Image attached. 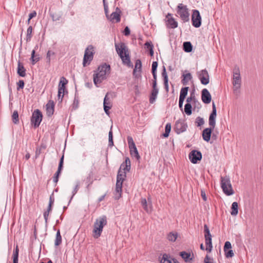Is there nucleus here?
<instances>
[{"instance_id":"9d476101","label":"nucleus","mask_w":263,"mask_h":263,"mask_svg":"<svg viewBox=\"0 0 263 263\" xmlns=\"http://www.w3.org/2000/svg\"><path fill=\"white\" fill-rule=\"evenodd\" d=\"M127 140L129 148L130 154L132 157H135V158L139 160L140 159V156L139 154L137 148L136 146L135 143L133 140V139L130 136H128Z\"/></svg>"},{"instance_id":"ddd939ff","label":"nucleus","mask_w":263,"mask_h":263,"mask_svg":"<svg viewBox=\"0 0 263 263\" xmlns=\"http://www.w3.org/2000/svg\"><path fill=\"white\" fill-rule=\"evenodd\" d=\"M189 157L192 163L196 164L201 160L202 154L197 150H193L190 153Z\"/></svg>"},{"instance_id":"c9c22d12","label":"nucleus","mask_w":263,"mask_h":263,"mask_svg":"<svg viewBox=\"0 0 263 263\" xmlns=\"http://www.w3.org/2000/svg\"><path fill=\"white\" fill-rule=\"evenodd\" d=\"M79 103V98H78V93L77 90H76V93H75V96H74V99L73 102L72 104V108L74 109H76L78 107Z\"/></svg>"},{"instance_id":"680f3d73","label":"nucleus","mask_w":263,"mask_h":263,"mask_svg":"<svg viewBox=\"0 0 263 263\" xmlns=\"http://www.w3.org/2000/svg\"><path fill=\"white\" fill-rule=\"evenodd\" d=\"M49 213V212L45 211L43 213L44 218L45 219V221L46 225L48 223V219Z\"/></svg>"},{"instance_id":"8fccbe9b","label":"nucleus","mask_w":263,"mask_h":263,"mask_svg":"<svg viewBox=\"0 0 263 263\" xmlns=\"http://www.w3.org/2000/svg\"><path fill=\"white\" fill-rule=\"evenodd\" d=\"M103 6L104 8V12L106 15V16L107 18H109V15L108 14V7L107 4L106 2V0H103Z\"/></svg>"},{"instance_id":"6e6d98bb","label":"nucleus","mask_w":263,"mask_h":263,"mask_svg":"<svg viewBox=\"0 0 263 263\" xmlns=\"http://www.w3.org/2000/svg\"><path fill=\"white\" fill-rule=\"evenodd\" d=\"M232 248L231 243L230 241H226L224 243L223 250L224 252H226L227 250H230Z\"/></svg>"},{"instance_id":"de8ad7c7","label":"nucleus","mask_w":263,"mask_h":263,"mask_svg":"<svg viewBox=\"0 0 263 263\" xmlns=\"http://www.w3.org/2000/svg\"><path fill=\"white\" fill-rule=\"evenodd\" d=\"M17 87L16 89L17 91L20 90L24 88L25 86L24 81L23 80H20L16 83Z\"/></svg>"},{"instance_id":"9b49d317","label":"nucleus","mask_w":263,"mask_h":263,"mask_svg":"<svg viewBox=\"0 0 263 263\" xmlns=\"http://www.w3.org/2000/svg\"><path fill=\"white\" fill-rule=\"evenodd\" d=\"M191 21L192 25L195 28H199L201 25V16L200 12L198 10H193Z\"/></svg>"},{"instance_id":"0eeeda50","label":"nucleus","mask_w":263,"mask_h":263,"mask_svg":"<svg viewBox=\"0 0 263 263\" xmlns=\"http://www.w3.org/2000/svg\"><path fill=\"white\" fill-rule=\"evenodd\" d=\"M241 77L239 68L238 66H234L233 70V82L232 84L234 86L233 91L234 93H236L237 91L241 86Z\"/></svg>"},{"instance_id":"412c9836","label":"nucleus","mask_w":263,"mask_h":263,"mask_svg":"<svg viewBox=\"0 0 263 263\" xmlns=\"http://www.w3.org/2000/svg\"><path fill=\"white\" fill-rule=\"evenodd\" d=\"M131 167L130 161L128 157H126L125 161L121 164L119 169L123 171L129 172Z\"/></svg>"},{"instance_id":"3c124183","label":"nucleus","mask_w":263,"mask_h":263,"mask_svg":"<svg viewBox=\"0 0 263 263\" xmlns=\"http://www.w3.org/2000/svg\"><path fill=\"white\" fill-rule=\"evenodd\" d=\"M61 174V172L57 171L53 177V181L55 183V184H57V182L59 181V178Z\"/></svg>"},{"instance_id":"bf43d9fd","label":"nucleus","mask_w":263,"mask_h":263,"mask_svg":"<svg viewBox=\"0 0 263 263\" xmlns=\"http://www.w3.org/2000/svg\"><path fill=\"white\" fill-rule=\"evenodd\" d=\"M123 33L125 36H128L130 34V29H129V27L128 26H126L124 28V30L123 31Z\"/></svg>"},{"instance_id":"37998d69","label":"nucleus","mask_w":263,"mask_h":263,"mask_svg":"<svg viewBox=\"0 0 263 263\" xmlns=\"http://www.w3.org/2000/svg\"><path fill=\"white\" fill-rule=\"evenodd\" d=\"M64 158V154H63L62 157H61V158L60 159V161H59V166H58V168L57 171H59V172H62V171L63 170V168Z\"/></svg>"},{"instance_id":"6ab92c4d","label":"nucleus","mask_w":263,"mask_h":263,"mask_svg":"<svg viewBox=\"0 0 263 263\" xmlns=\"http://www.w3.org/2000/svg\"><path fill=\"white\" fill-rule=\"evenodd\" d=\"M54 103L52 100H49L46 104V114L48 117H51L54 111Z\"/></svg>"},{"instance_id":"ea45409f","label":"nucleus","mask_w":263,"mask_h":263,"mask_svg":"<svg viewBox=\"0 0 263 263\" xmlns=\"http://www.w3.org/2000/svg\"><path fill=\"white\" fill-rule=\"evenodd\" d=\"M178 236L177 233L170 232L167 236V238L170 241H175Z\"/></svg>"},{"instance_id":"20e7f679","label":"nucleus","mask_w":263,"mask_h":263,"mask_svg":"<svg viewBox=\"0 0 263 263\" xmlns=\"http://www.w3.org/2000/svg\"><path fill=\"white\" fill-rule=\"evenodd\" d=\"M126 178V171H123L119 169L116 184V190L115 193V199L118 200L121 197L122 192L123 182Z\"/></svg>"},{"instance_id":"393cba45","label":"nucleus","mask_w":263,"mask_h":263,"mask_svg":"<svg viewBox=\"0 0 263 263\" xmlns=\"http://www.w3.org/2000/svg\"><path fill=\"white\" fill-rule=\"evenodd\" d=\"M183 79H182V83L183 85H186L188 84L190 81L192 79V76L191 73L188 72L187 71H185L184 73L182 74Z\"/></svg>"},{"instance_id":"a878e982","label":"nucleus","mask_w":263,"mask_h":263,"mask_svg":"<svg viewBox=\"0 0 263 263\" xmlns=\"http://www.w3.org/2000/svg\"><path fill=\"white\" fill-rule=\"evenodd\" d=\"M38 48V46L36 45L35 49L33 50L31 52L30 61L32 65H34L36 62L40 61V58L39 54L35 55V50Z\"/></svg>"},{"instance_id":"f3484780","label":"nucleus","mask_w":263,"mask_h":263,"mask_svg":"<svg viewBox=\"0 0 263 263\" xmlns=\"http://www.w3.org/2000/svg\"><path fill=\"white\" fill-rule=\"evenodd\" d=\"M121 11L119 7H117L116 11L113 12L108 19L111 22H114L115 20L116 23H119L121 21Z\"/></svg>"},{"instance_id":"473e14b6","label":"nucleus","mask_w":263,"mask_h":263,"mask_svg":"<svg viewBox=\"0 0 263 263\" xmlns=\"http://www.w3.org/2000/svg\"><path fill=\"white\" fill-rule=\"evenodd\" d=\"M173 130L177 134L181 133V119H179L175 123L173 128Z\"/></svg>"},{"instance_id":"dca6fc26","label":"nucleus","mask_w":263,"mask_h":263,"mask_svg":"<svg viewBox=\"0 0 263 263\" xmlns=\"http://www.w3.org/2000/svg\"><path fill=\"white\" fill-rule=\"evenodd\" d=\"M166 25L168 28H175L178 26V23L172 17L171 13H168L166 16Z\"/></svg>"},{"instance_id":"1a4fd4ad","label":"nucleus","mask_w":263,"mask_h":263,"mask_svg":"<svg viewBox=\"0 0 263 263\" xmlns=\"http://www.w3.org/2000/svg\"><path fill=\"white\" fill-rule=\"evenodd\" d=\"M43 119L42 112L38 109L34 110L31 118V123L34 128L38 127Z\"/></svg>"},{"instance_id":"aec40b11","label":"nucleus","mask_w":263,"mask_h":263,"mask_svg":"<svg viewBox=\"0 0 263 263\" xmlns=\"http://www.w3.org/2000/svg\"><path fill=\"white\" fill-rule=\"evenodd\" d=\"M158 92L159 89L157 87V86H152V90L151 92L149 100L150 103L153 104L155 102L157 98Z\"/></svg>"},{"instance_id":"c756f323","label":"nucleus","mask_w":263,"mask_h":263,"mask_svg":"<svg viewBox=\"0 0 263 263\" xmlns=\"http://www.w3.org/2000/svg\"><path fill=\"white\" fill-rule=\"evenodd\" d=\"M205 243L206 246V250L209 252H211L213 248L212 242V237H204Z\"/></svg>"},{"instance_id":"58836bf2","label":"nucleus","mask_w":263,"mask_h":263,"mask_svg":"<svg viewBox=\"0 0 263 263\" xmlns=\"http://www.w3.org/2000/svg\"><path fill=\"white\" fill-rule=\"evenodd\" d=\"M192 105L190 103H186L184 106V112L187 115L192 114Z\"/></svg>"},{"instance_id":"79ce46f5","label":"nucleus","mask_w":263,"mask_h":263,"mask_svg":"<svg viewBox=\"0 0 263 263\" xmlns=\"http://www.w3.org/2000/svg\"><path fill=\"white\" fill-rule=\"evenodd\" d=\"M54 56L55 55V52L53 51H52L51 50H48L47 53L46 55V59H47V63H48L49 65L50 64L51 61V56Z\"/></svg>"},{"instance_id":"052dcab7","label":"nucleus","mask_w":263,"mask_h":263,"mask_svg":"<svg viewBox=\"0 0 263 263\" xmlns=\"http://www.w3.org/2000/svg\"><path fill=\"white\" fill-rule=\"evenodd\" d=\"M58 92H59V93L65 94L68 93V91L66 88H64L62 87H58Z\"/></svg>"},{"instance_id":"c03bdc74","label":"nucleus","mask_w":263,"mask_h":263,"mask_svg":"<svg viewBox=\"0 0 263 263\" xmlns=\"http://www.w3.org/2000/svg\"><path fill=\"white\" fill-rule=\"evenodd\" d=\"M204 237H212V235L207 224L204 225Z\"/></svg>"},{"instance_id":"f03ea898","label":"nucleus","mask_w":263,"mask_h":263,"mask_svg":"<svg viewBox=\"0 0 263 263\" xmlns=\"http://www.w3.org/2000/svg\"><path fill=\"white\" fill-rule=\"evenodd\" d=\"M116 50L120 58L121 59L122 63L129 67H133V65L130 61L129 51L128 47L123 42L119 44H115Z\"/></svg>"},{"instance_id":"5701e85b","label":"nucleus","mask_w":263,"mask_h":263,"mask_svg":"<svg viewBox=\"0 0 263 263\" xmlns=\"http://www.w3.org/2000/svg\"><path fill=\"white\" fill-rule=\"evenodd\" d=\"M26 70L25 68L24 65L20 61H18L17 67V73L21 77H25L26 75Z\"/></svg>"},{"instance_id":"6e6552de","label":"nucleus","mask_w":263,"mask_h":263,"mask_svg":"<svg viewBox=\"0 0 263 263\" xmlns=\"http://www.w3.org/2000/svg\"><path fill=\"white\" fill-rule=\"evenodd\" d=\"M93 51V47L92 45H89L85 49L83 60V66L86 67L87 65L90 64L91 61L93 60V54L95 53Z\"/></svg>"},{"instance_id":"f704fd0d","label":"nucleus","mask_w":263,"mask_h":263,"mask_svg":"<svg viewBox=\"0 0 263 263\" xmlns=\"http://www.w3.org/2000/svg\"><path fill=\"white\" fill-rule=\"evenodd\" d=\"M12 120L13 123L17 124L19 123L18 113L17 110H14L12 115Z\"/></svg>"},{"instance_id":"603ef678","label":"nucleus","mask_w":263,"mask_h":263,"mask_svg":"<svg viewBox=\"0 0 263 263\" xmlns=\"http://www.w3.org/2000/svg\"><path fill=\"white\" fill-rule=\"evenodd\" d=\"M158 65V64L157 61L153 62L152 65V72H157Z\"/></svg>"},{"instance_id":"4be33fe9","label":"nucleus","mask_w":263,"mask_h":263,"mask_svg":"<svg viewBox=\"0 0 263 263\" xmlns=\"http://www.w3.org/2000/svg\"><path fill=\"white\" fill-rule=\"evenodd\" d=\"M190 20V13L186 6L182 5V21L184 22H189Z\"/></svg>"},{"instance_id":"7c9ffc66","label":"nucleus","mask_w":263,"mask_h":263,"mask_svg":"<svg viewBox=\"0 0 263 263\" xmlns=\"http://www.w3.org/2000/svg\"><path fill=\"white\" fill-rule=\"evenodd\" d=\"M62 238L60 233V230H58L55 236V239L54 241V245L55 247H58L62 243Z\"/></svg>"},{"instance_id":"49530a36","label":"nucleus","mask_w":263,"mask_h":263,"mask_svg":"<svg viewBox=\"0 0 263 263\" xmlns=\"http://www.w3.org/2000/svg\"><path fill=\"white\" fill-rule=\"evenodd\" d=\"M195 123L196 124L197 126H201L204 124V121L202 118L198 117L196 119Z\"/></svg>"},{"instance_id":"0e129e2a","label":"nucleus","mask_w":263,"mask_h":263,"mask_svg":"<svg viewBox=\"0 0 263 263\" xmlns=\"http://www.w3.org/2000/svg\"><path fill=\"white\" fill-rule=\"evenodd\" d=\"M194 98H195V96H194V90H193V91L191 93L190 97H188L186 99V101H187V103H189L190 102H191L192 100Z\"/></svg>"},{"instance_id":"4c0bfd02","label":"nucleus","mask_w":263,"mask_h":263,"mask_svg":"<svg viewBox=\"0 0 263 263\" xmlns=\"http://www.w3.org/2000/svg\"><path fill=\"white\" fill-rule=\"evenodd\" d=\"M161 75H162V77L163 80V82H168V76H167V74L166 72V70L165 67L164 66H162V70Z\"/></svg>"},{"instance_id":"338daca9","label":"nucleus","mask_w":263,"mask_h":263,"mask_svg":"<svg viewBox=\"0 0 263 263\" xmlns=\"http://www.w3.org/2000/svg\"><path fill=\"white\" fill-rule=\"evenodd\" d=\"M134 90H135V93L136 96H139L140 93V92L139 89V87L138 85H135L134 86Z\"/></svg>"},{"instance_id":"09e8293b","label":"nucleus","mask_w":263,"mask_h":263,"mask_svg":"<svg viewBox=\"0 0 263 263\" xmlns=\"http://www.w3.org/2000/svg\"><path fill=\"white\" fill-rule=\"evenodd\" d=\"M50 16L51 17H52V20L53 21H59L60 19L61 18V15L58 13H50Z\"/></svg>"},{"instance_id":"864d4df0","label":"nucleus","mask_w":263,"mask_h":263,"mask_svg":"<svg viewBox=\"0 0 263 263\" xmlns=\"http://www.w3.org/2000/svg\"><path fill=\"white\" fill-rule=\"evenodd\" d=\"M145 47L148 50L151 49H154V45L151 41H147L144 44Z\"/></svg>"},{"instance_id":"a18cd8bd","label":"nucleus","mask_w":263,"mask_h":263,"mask_svg":"<svg viewBox=\"0 0 263 263\" xmlns=\"http://www.w3.org/2000/svg\"><path fill=\"white\" fill-rule=\"evenodd\" d=\"M79 186H80V183L79 182H78L76 184V185L75 186V187L73 189V191H72V195L69 200V201L68 202V204H69V203H70L71 200L72 199L73 196L76 194V193H77V192L78 191L79 189Z\"/></svg>"},{"instance_id":"774afa93","label":"nucleus","mask_w":263,"mask_h":263,"mask_svg":"<svg viewBox=\"0 0 263 263\" xmlns=\"http://www.w3.org/2000/svg\"><path fill=\"white\" fill-rule=\"evenodd\" d=\"M64 95L65 94L59 93V92H58V100H59V102L61 103L62 102Z\"/></svg>"},{"instance_id":"7ed1b4c3","label":"nucleus","mask_w":263,"mask_h":263,"mask_svg":"<svg viewBox=\"0 0 263 263\" xmlns=\"http://www.w3.org/2000/svg\"><path fill=\"white\" fill-rule=\"evenodd\" d=\"M110 70V66L106 63H104L100 65L97 69L94 71L93 81L96 87H98V84H101L103 80L106 79V74L109 73Z\"/></svg>"},{"instance_id":"69168bd1","label":"nucleus","mask_w":263,"mask_h":263,"mask_svg":"<svg viewBox=\"0 0 263 263\" xmlns=\"http://www.w3.org/2000/svg\"><path fill=\"white\" fill-rule=\"evenodd\" d=\"M54 201V199L53 197V193H52V194L50 196L48 205H52L53 204Z\"/></svg>"},{"instance_id":"a19ab883","label":"nucleus","mask_w":263,"mask_h":263,"mask_svg":"<svg viewBox=\"0 0 263 263\" xmlns=\"http://www.w3.org/2000/svg\"><path fill=\"white\" fill-rule=\"evenodd\" d=\"M68 83V81L64 77H62L60 79V81L58 87H62L63 88H66V85Z\"/></svg>"},{"instance_id":"13d9d810","label":"nucleus","mask_w":263,"mask_h":263,"mask_svg":"<svg viewBox=\"0 0 263 263\" xmlns=\"http://www.w3.org/2000/svg\"><path fill=\"white\" fill-rule=\"evenodd\" d=\"M111 107L112 105H103L104 110L106 115H109L110 113L109 110L110 109H111Z\"/></svg>"},{"instance_id":"a211bd4d","label":"nucleus","mask_w":263,"mask_h":263,"mask_svg":"<svg viewBox=\"0 0 263 263\" xmlns=\"http://www.w3.org/2000/svg\"><path fill=\"white\" fill-rule=\"evenodd\" d=\"M212 99L211 95L209 90L204 88L201 91V100L205 104H209L211 102Z\"/></svg>"},{"instance_id":"bb28decb","label":"nucleus","mask_w":263,"mask_h":263,"mask_svg":"<svg viewBox=\"0 0 263 263\" xmlns=\"http://www.w3.org/2000/svg\"><path fill=\"white\" fill-rule=\"evenodd\" d=\"M183 50L187 53H189L193 50V45L190 42H184L183 43Z\"/></svg>"},{"instance_id":"423d86ee","label":"nucleus","mask_w":263,"mask_h":263,"mask_svg":"<svg viewBox=\"0 0 263 263\" xmlns=\"http://www.w3.org/2000/svg\"><path fill=\"white\" fill-rule=\"evenodd\" d=\"M220 185L222 191L226 195L231 196L234 194L229 176L221 177Z\"/></svg>"},{"instance_id":"4d7b16f0","label":"nucleus","mask_w":263,"mask_h":263,"mask_svg":"<svg viewBox=\"0 0 263 263\" xmlns=\"http://www.w3.org/2000/svg\"><path fill=\"white\" fill-rule=\"evenodd\" d=\"M153 77L152 86H157V72H152Z\"/></svg>"},{"instance_id":"39448f33","label":"nucleus","mask_w":263,"mask_h":263,"mask_svg":"<svg viewBox=\"0 0 263 263\" xmlns=\"http://www.w3.org/2000/svg\"><path fill=\"white\" fill-rule=\"evenodd\" d=\"M107 217L103 215L97 218L94 223L93 229L92 231L94 238L99 237L102 232L104 226L107 224Z\"/></svg>"},{"instance_id":"e2e57ef3","label":"nucleus","mask_w":263,"mask_h":263,"mask_svg":"<svg viewBox=\"0 0 263 263\" xmlns=\"http://www.w3.org/2000/svg\"><path fill=\"white\" fill-rule=\"evenodd\" d=\"M111 105L110 104V102L109 98L107 97V95H106L103 101V105Z\"/></svg>"},{"instance_id":"f257e3e1","label":"nucleus","mask_w":263,"mask_h":263,"mask_svg":"<svg viewBox=\"0 0 263 263\" xmlns=\"http://www.w3.org/2000/svg\"><path fill=\"white\" fill-rule=\"evenodd\" d=\"M216 107L214 102L212 103V111L210 115L209 119V124L210 126L209 128H206L202 131V136L203 139L209 142L210 140L212 130L215 127L216 118Z\"/></svg>"},{"instance_id":"2f4dec72","label":"nucleus","mask_w":263,"mask_h":263,"mask_svg":"<svg viewBox=\"0 0 263 263\" xmlns=\"http://www.w3.org/2000/svg\"><path fill=\"white\" fill-rule=\"evenodd\" d=\"M238 203L237 202H233L231 206V214L233 216H236L238 214Z\"/></svg>"},{"instance_id":"2eb2a0df","label":"nucleus","mask_w":263,"mask_h":263,"mask_svg":"<svg viewBox=\"0 0 263 263\" xmlns=\"http://www.w3.org/2000/svg\"><path fill=\"white\" fill-rule=\"evenodd\" d=\"M195 256L192 251H182V259L186 263H193Z\"/></svg>"},{"instance_id":"f8f14e48","label":"nucleus","mask_w":263,"mask_h":263,"mask_svg":"<svg viewBox=\"0 0 263 263\" xmlns=\"http://www.w3.org/2000/svg\"><path fill=\"white\" fill-rule=\"evenodd\" d=\"M197 76L202 84L206 85L209 83V74L206 69L201 70L197 72Z\"/></svg>"},{"instance_id":"cd10ccee","label":"nucleus","mask_w":263,"mask_h":263,"mask_svg":"<svg viewBox=\"0 0 263 263\" xmlns=\"http://www.w3.org/2000/svg\"><path fill=\"white\" fill-rule=\"evenodd\" d=\"M171 130V124L167 123L165 127V132L160 135L161 138H167Z\"/></svg>"},{"instance_id":"e433bc0d","label":"nucleus","mask_w":263,"mask_h":263,"mask_svg":"<svg viewBox=\"0 0 263 263\" xmlns=\"http://www.w3.org/2000/svg\"><path fill=\"white\" fill-rule=\"evenodd\" d=\"M32 27L30 26L27 30V35H26V41L29 42L31 40V39L32 36Z\"/></svg>"},{"instance_id":"b1692460","label":"nucleus","mask_w":263,"mask_h":263,"mask_svg":"<svg viewBox=\"0 0 263 263\" xmlns=\"http://www.w3.org/2000/svg\"><path fill=\"white\" fill-rule=\"evenodd\" d=\"M141 68H142V63L140 59H137L135 63V67L133 70V76H135L136 78H138L139 76H140V74H137V69H138V72L139 73L141 71Z\"/></svg>"},{"instance_id":"5fc2aeb1","label":"nucleus","mask_w":263,"mask_h":263,"mask_svg":"<svg viewBox=\"0 0 263 263\" xmlns=\"http://www.w3.org/2000/svg\"><path fill=\"white\" fill-rule=\"evenodd\" d=\"M226 257L227 258L232 257L234 256V253L232 250L230 249L224 252Z\"/></svg>"},{"instance_id":"72a5a7b5","label":"nucleus","mask_w":263,"mask_h":263,"mask_svg":"<svg viewBox=\"0 0 263 263\" xmlns=\"http://www.w3.org/2000/svg\"><path fill=\"white\" fill-rule=\"evenodd\" d=\"M112 126L111 125L108 133V146L111 147L114 146L113 132L112 130Z\"/></svg>"},{"instance_id":"c85d7f7f","label":"nucleus","mask_w":263,"mask_h":263,"mask_svg":"<svg viewBox=\"0 0 263 263\" xmlns=\"http://www.w3.org/2000/svg\"><path fill=\"white\" fill-rule=\"evenodd\" d=\"M19 249L18 246L14 248L13 252L12 259L13 263H18V261Z\"/></svg>"},{"instance_id":"4468645a","label":"nucleus","mask_w":263,"mask_h":263,"mask_svg":"<svg viewBox=\"0 0 263 263\" xmlns=\"http://www.w3.org/2000/svg\"><path fill=\"white\" fill-rule=\"evenodd\" d=\"M140 203L143 209L147 213H151L152 212V204L151 198L149 197L147 198V201L145 198H141Z\"/></svg>"}]
</instances>
